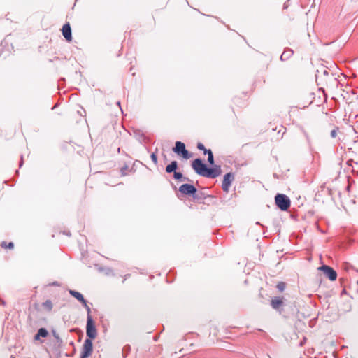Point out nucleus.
Listing matches in <instances>:
<instances>
[{"instance_id":"14","label":"nucleus","mask_w":358,"mask_h":358,"mask_svg":"<svg viewBox=\"0 0 358 358\" xmlns=\"http://www.w3.org/2000/svg\"><path fill=\"white\" fill-rule=\"evenodd\" d=\"M178 168V163L176 161H172L169 164H168L166 167V171L168 173L174 172Z\"/></svg>"},{"instance_id":"8","label":"nucleus","mask_w":358,"mask_h":358,"mask_svg":"<svg viewBox=\"0 0 358 358\" xmlns=\"http://www.w3.org/2000/svg\"><path fill=\"white\" fill-rule=\"evenodd\" d=\"M93 351L92 339H85L83 345L81 353L90 356Z\"/></svg>"},{"instance_id":"5","label":"nucleus","mask_w":358,"mask_h":358,"mask_svg":"<svg viewBox=\"0 0 358 358\" xmlns=\"http://www.w3.org/2000/svg\"><path fill=\"white\" fill-rule=\"evenodd\" d=\"M234 175L233 173H231V172L227 173L224 176V178H223L222 184V188L224 192H226V193L229 192V188H230L232 182L234 181Z\"/></svg>"},{"instance_id":"36","label":"nucleus","mask_w":358,"mask_h":358,"mask_svg":"<svg viewBox=\"0 0 358 358\" xmlns=\"http://www.w3.org/2000/svg\"><path fill=\"white\" fill-rule=\"evenodd\" d=\"M320 90H322L323 92H324L323 88H320Z\"/></svg>"},{"instance_id":"34","label":"nucleus","mask_w":358,"mask_h":358,"mask_svg":"<svg viewBox=\"0 0 358 358\" xmlns=\"http://www.w3.org/2000/svg\"><path fill=\"white\" fill-rule=\"evenodd\" d=\"M117 105L120 107V110L122 111V110L121 108V106H120V101H117Z\"/></svg>"},{"instance_id":"32","label":"nucleus","mask_w":358,"mask_h":358,"mask_svg":"<svg viewBox=\"0 0 358 358\" xmlns=\"http://www.w3.org/2000/svg\"><path fill=\"white\" fill-rule=\"evenodd\" d=\"M303 134H304V135H305V136H306V139H307L308 141H309V137H308V135L307 134V133H306L304 130H303Z\"/></svg>"},{"instance_id":"20","label":"nucleus","mask_w":358,"mask_h":358,"mask_svg":"<svg viewBox=\"0 0 358 358\" xmlns=\"http://www.w3.org/2000/svg\"><path fill=\"white\" fill-rule=\"evenodd\" d=\"M130 352H131V347L129 345H126L125 346H124V348L122 349L123 357H127V355L130 353Z\"/></svg>"},{"instance_id":"2","label":"nucleus","mask_w":358,"mask_h":358,"mask_svg":"<svg viewBox=\"0 0 358 358\" xmlns=\"http://www.w3.org/2000/svg\"><path fill=\"white\" fill-rule=\"evenodd\" d=\"M275 201L276 206L283 211L287 210L290 207L291 201L289 198L282 194H277L275 196Z\"/></svg>"},{"instance_id":"12","label":"nucleus","mask_w":358,"mask_h":358,"mask_svg":"<svg viewBox=\"0 0 358 358\" xmlns=\"http://www.w3.org/2000/svg\"><path fill=\"white\" fill-rule=\"evenodd\" d=\"M293 53H294V52L292 50L289 49V48L285 49L280 56V60L281 61L287 60L292 56Z\"/></svg>"},{"instance_id":"28","label":"nucleus","mask_w":358,"mask_h":358,"mask_svg":"<svg viewBox=\"0 0 358 358\" xmlns=\"http://www.w3.org/2000/svg\"><path fill=\"white\" fill-rule=\"evenodd\" d=\"M83 306L85 307V306H87V301L83 298V301H80Z\"/></svg>"},{"instance_id":"31","label":"nucleus","mask_w":358,"mask_h":358,"mask_svg":"<svg viewBox=\"0 0 358 358\" xmlns=\"http://www.w3.org/2000/svg\"><path fill=\"white\" fill-rule=\"evenodd\" d=\"M90 356L85 355V354H83V353H81V356H80V358H88Z\"/></svg>"},{"instance_id":"23","label":"nucleus","mask_w":358,"mask_h":358,"mask_svg":"<svg viewBox=\"0 0 358 358\" xmlns=\"http://www.w3.org/2000/svg\"><path fill=\"white\" fill-rule=\"evenodd\" d=\"M277 288L279 291L282 292L285 288V283L283 282H280L277 285Z\"/></svg>"},{"instance_id":"13","label":"nucleus","mask_w":358,"mask_h":358,"mask_svg":"<svg viewBox=\"0 0 358 358\" xmlns=\"http://www.w3.org/2000/svg\"><path fill=\"white\" fill-rule=\"evenodd\" d=\"M48 335V331L45 328H40L37 334L34 336V339L38 340L40 337L45 338Z\"/></svg>"},{"instance_id":"10","label":"nucleus","mask_w":358,"mask_h":358,"mask_svg":"<svg viewBox=\"0 0 358 358\" xmlns=\"http://www.w3.org/2000/svg\"><path fill=\"white\" fill-rule=\"evenodd\" d=\"M283 305V301L279 297H274L271 299V307L277 310H280V308Z\"/></svg>"},{"instance_id":"16","label":"nucleus","mask_w":358,"mask_h":358,"mask_svg":"<svg viewBox=\"0 0 358 358\" xmlns=\"http://www.w3.org/2000/svg\"><path fill=\"white\" fill-rule=\"evenodd\" d=\"M323 74L324 76H327L328 77V79L332 82V84L335 85H338V80L333 76V75H331L329 76V73L328 71L327 70H324L323 71Z\"/></svg>"},{"instance_id":"3","label":"nucleus","mask_w":358,"mask_h":358,"mask_svg":"<svg viewBox=\"0 0 358 358\" xmlns=\"http://www.w3.org/2000/svg\"><path fill=\"white\" fill-rule=\"evenodd\" d=\"M86 334L87 339H94L96 337L97 331L91 315L87 317Z\"/></svg>"},{"instance_id":"33","label":"nucleus","mask_w":358,"mask_h":358,"mask_svg":"<svg viewBox=\"0 0 358 358\" xmlns=\"http://www.w3.org/2000/svg\"><path fill=\"white\" fill-rule=\"evenodd\" d=\"M22 164H23V160H22V157H21V161L20 162V167L22 166Z\"/></svg>"},{"instance_id":"30","label":"nucleus","mask_w":358,"mask_h":358,"mask_svg":"<svg viewBox=\"0 0 358 358\" xmlns=\"http://www.w3.org/2000/svg\"><path fill=\"white\" fill-rule=\"evenodd\" d=\"M1 246H2L3 248H7V244H6V242L3 241V242L1 243Z\"/></svg>"},{"instance_id":"4","label":"nucleus","mask_w":358,"mask_h":358,"mask_svg":"<svg viewBox=\"0 0 358 358\" xmlns=\"http://www.w3.org/2000/svg\"><path fill=\"white\" fill-rule=\"evenodd\" d=\"M173 150L175 153L181 155L184 159H187L192 157V155L185 148V143L181 141L176 142L175 147L173 148Z\"/></svg>"},{"instance_id":"7","label":"nucleus","mask_w":358,"mask_h":358,"mask_svg":"<svg viewBox=\"0 0 358 358\" xmlns=\"http://www.w3.org/2000/svg\"><path fill=\"white\" fill-rule=\"evenodd\" d=\"M179 192L185 195L193 196L196 192V188L191 184H183L179 187Z\"/></svg>"},{"instance_id":"25","label":"nucleus","mask_w":358,"mask_h":358,"mask_svg":"<svg viewBox=\"0 0 358 358\" xmlns=\"http://www.w3.org/2000/svg\"><path fill=\"white\" fill-rule=\"evenodd\" d=\"M197 148L200 150H203V153L205 152V150H207L203 144L200 142L197 143Z\"/></svg>"},{"instance_id":"15","label":"nucleus","mask_w":358,"mask_h":358,"mask_svg":"<svg viewBox=\"0 0 358 358\" xmlns=\"http://www.w3.org/2000/svg\"><path fill=\"white\" fill-rule=\"evenodd\" d=\"M204 155H208V162L210 164V165H213L214 164V157H213V152L211 151V150H205V152L203 153Z\"/></svg>"},{"instance_id":"22","label":"nucleus","mask_w":358,"mask_h":358,"mask_svg":"<svg viewBox=\"0 0 358 358\" xmlns=\"http://www.w3.org/2000/svg\"><path fill=\"white\" fill-rule=\"evenodd\" d=\"M338 131V127H335L331 131L330 133V135H331V137L334 138L336 137L337 136V132Z\"/></svg>"},{"instance_id":"19","label":"nucleus","mask_w":358,"mask_h":358,"mask_svg":"<svg viewBox=\"0 0 358 358\" xmlns=\"http://www.w3.org/2000/svg\"><path fill=\"white\" fill-rule=\"evenodd\" d=\"M42 306L48 311L52 309V303L50 300H46L43 303Z\"/></svg>"},{"instance_id":"21","label":"nucleus","mask_w":358,"mask_h":358,"mask_svg":"<svg viewBox=\"0 0 358 358\" xmlns=\"http://www.w3.org/2000/svg\"><path fill=\"white\" fill-rule=\"evenodd\" d=\"M157 152V148L156 149V152H152L150 155V158L155 165L157 164V163H158L157 157V154H156Z\"/></svg>"},{"instance_id":"17","label":"nucleus","mask_w":358,"mask_h":358,"mask_svg":"<svg viewBox=\"0 0 358 358\" xmlns=\"http://www.w3.org/2000/svg\"><path fill=\"white\" fill-rule=\"evenodd\" d=\"M69 294L75 297L78 301H80L83 300V296L80 292L75 290H69Z\"/></svg>"},{"instance_id":"1","label":"nucleus","mask_w":358,"mask_h":358,"mask_svg":"<svg viewBox=\"0 0 358 358\" xmlns=\"http://www.w3.org/2000/svg\"><path fill=\"white\" fill-rule=\"evenodd\" d=\"M192 166L198 175L208 178H215L222 173L221 166L220 165H214L213 167H208L199 158L192 162Z\"/></svg>"},{"instance_id":"18","label":"nucleus","mask_w":358,"mask_h":358,"mask_svg":"<svg viewBox=\"0 0 358 358\" xmlns=\"http://www.w3.org/2000/svg\"><path fill=\"white\" fill-rule=\"evenodd\" d=\"M173 178L176 180H189V178H187L186 177H183L182 173L177 172L176 171H174V173H173Z\"/></svg>"},{"instance_id":"27","label":"nucleus","mask_w":358,"mask_h":358,"mask_svg":"<svg viewBox=\"0 0 358 358\" xmlns=\"http://www.w3.org/2000/svg\"><path fill=\"white\" fill-rule=\"evenodd\" d=\"M14 247V244L13 242H10L8 245H7V248H9V249H12Z\"/></svg>"},{"instance_id":"6","label":"nucleus","mask_w":358,"mask_h":358,"mask_svg":"<svg viewBox=\"0 0 358 358\" xmlns=\"http://www.w3.org/2000/svg\"><path fill=\"white\" fill-rule=\"evenodd\" d=\"M319 270L323 271L324 275L331 280L334 281L336 280L337 273L330 266L327 265H323L318 268Z\"/></svg>"},{"instance_id":"29","label":"nucleus","mask_w":358,"mask_h":358,"mask_svg":"<svg viewBox=\"0 0 358 358\" xmlns=\"http://www.w3.org/2000/svg\"><path fill=\"white\" fill-rule=\"evenodd\" d=\"M51 285H52V286H57V287H58V286H59L60 285H59V283L58 282L55 281V282H52V283L51 284Z\"/></svg>"},{"instance_id":"9","label":"nucleus","mask_w":358,"mask_h":358,"mask_svg":"<svg viewBox=\"0 0 358 358\" xmlns=\"http://www.w3.org/2000/svg\"><path fill=\"white\" fill-rule=\"evenodd\" d=\"M62 31L64 37L67 41H71L72 40L71 29L69 23L64 24Z\"/></svg>"},{"instance_id":"37","label":"nucleus","mask_w":358,"mask_h":358,"mask_svg":"<svg viewBox=\"0 0 358 358\" xmlns=\"http://www.w3.org/2000/svg\"><path fill=\"white\" fill-rule=\"evenodd\" d=\"M1 303H2L3 305H4V304H5V302H4L3 301H1Z\"/></svg>"},{"instance_id":"26","label":"nucleus","mask_w":358,"mask_h":358,"mask_svg":"<svg viewBox=\"0 0 358 358\" xmlns=\"http://www.w3.org/2000/svg\"><path fill=\"white\" fill-rule=\"evenodd\" d=\"M85 309H86V310H87V317H89V315H90V313H91V308H90V307L88 305H87V306H85Z\"/></svg>"},{"instance_id":"11","label":"nucleus","mask_w":358,"mask_h":358,"mask_svg":"<svg viewBox=\"0 0 358 358\" xmlns=\"http://www.w3.org/2000/svg\"><path fill=\"white\" fill-rule=\"evenodd\" d=\"M193 199L199 203H201L207 197H211V196L206 194L203 192H197L192 196Z\"/></svg>"},{"instance_id":"38","label":"nucleus","mask_w":358,"mask_h":358,"mask_svg":"<svg viewBox=\"0 0 358 358\" xmlns=\"http://www.w3.org/2000/svg\"><path fill=\"white\" fill-rule=\"evenodd\" d=\"M357 284H358V280H357Z\"/></svg>"},{"instance_id":"35","label":"nucleus","mask_w":358,"mask_h":358,"mask_svg":"<svg viewBox=\"0 0 358 358\" xmlns=\"http://www.w3.org/2000/svg\"><path fill=\"white\" fill-rule=\"evenodd\" d=\"M66 235H68V236H70V235H71V234H70L69 232H66Z\"/></svg>"},{"instance_id":"24","label":"nucleus","mask_w":358,"mask_h":358,"mask_svg":"<svg viewBox=\"0 0 358 358\" xmlns=\"http://www.w3.org/2000/svg\"><path fill=\"white\" fill-rule=\"evenodd\" d=\"M52 334H53V336L55 338V339L57 340V342L59 343V344H61L62 341V339L60 338L59 336L55 331H52Z\"/></svg>"}]
</instances>
